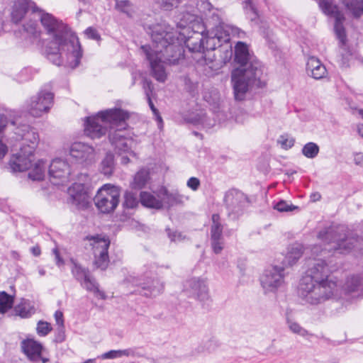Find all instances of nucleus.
<instances>
[{"label": "nucleus", "instance_id": "de8ad7c7", "mask_svg": "<svg viewBox=\"0 0 363 363\" xmlns=\"http://www.w3.org/2000/svg\"><path fill=\"white\" fill-rule=\"evenodd\" d=\"M23 29L26 32L34 36H38L39 33L37 29V23L35 21H30L24 24Z\"/></svg>", "mask_w": 363, "mask_h": 363}, {"label": "nucleus", "instance_id": "5701e85b", "mask_svg": "<svg viewBox=\"0 0 363 363\" xmlns=\"http://www.w3.org/2000/svg\"><path fill=\"white\" fill-rule=\"evenodd\" d=\"M306 69L308 74L315 79H320L325 77L327 74L325 67L315 57H310L308 59Z\"/></svg>", "mask_w": 363, "mask_h": 363}, {"label": "nucleus", "instance_id": "393cba45", "mask_svg": "<svg viewBox=\"0 0 363 363\" xmlns=\"http://www.w3.org/2000/svg\"><path fill=\"white\" fill-rule=\"evenodd\" d=\"M303 247L298 243L291 245L288 247L284 262L289 266H292L302 257Z\"/></svg>", "mask_w": 363, "mask_h": 363}, {"label": "nucleus", "instance_id": "0e129e2a", "mask_svg": "<svg viewBox=\"0 0 363 363\" xmlns=\"http://www.w3.org/2000/svg\"><path fill=\"white\" fill-rule=\"evenodd\" d=\"M38 273H39L40 276L43 277L45 274V270L43 268H39Z\"/></svg>", "mask_w": 363, "mask_h": 363}, {"label": "nucleus", "instance_id": "7c9ffc66", "mask_svg": "<svg viewBox=\"0 0 363 363\" xmlns=\"http://www.w3.org/2000/svg\"><path fill=\"white\" fill-rule=\"evenodd\" d=\"M149 179V172L145 169L138 171L133 178V182L130 184L131 187L135 189L143 188Z\"/></svg>", "mask_w": 363, "mask_h": 363}, {"label": "nucleus", "instance_id": "79ce46f5", "mask_svg": "<svg viewBox=\"0 0 363 363\" xmlns=\"http://www.w3.org/2000/svg\"><path fill=\"white\" fill-rule=\"evenodd\" d=\"M123 206L128 208H133L138 204L137 196L132 192H125L124 195Z\"/></svg>", "mask_w": 363, "mask_h": 363}, {"label": "nucleus", "instance_id": "58836bf2", "mask_svg": "<svg viewBox=\"0 0 363 363\" xmlns=\"http://www.w3.org/2000/svg\"><path fill=\"white\" fill-rule=\"evenodd\" d=\"M14 311L16 315L23 318H28L33 313V308L30 307L29 303L26 301L17 305Z\"/></svg>", "mask_w": 363, "mask_h": 363}, {"label": "nucleus", "instance_id": "20e7f679", "mask_svg": "<svg viewBox=\"0 0 363 363\" xmlns=\"http://www.w3.org/2000/svg\"><path fill=\"white\" fill-rule=\"evenodd\" d=\"M129 118L128 112L121 108H111L99 112L96 116L87 117L85 123L84 132L93 139L104 135L108 128L121 126L109 135L111 145L118 154L128 153L135 156L131 150L134 143L133 139L122 130L125 128V121Z\"/></svg>", "mask_w": 363, "mask_h": 363}, {"label": "nucleus", "instance_id": "2eb2a0df", "mask_svg": "<svg viewBox=\"0 0 363 363\" xmlns=\"http://www.w3.org/2000/svg\"><path fill=\"white\" fill-rule=\"evenodd\" d=\"M48 174L50 180L53 184H62L68 180L70 175L69 165L65 160L55 159L49 167Z\"/></svg>", "mask_w": 363, "mask_h": 363}, {"label": "nucleus", "instance_id": "0eeeda50", "mask_svg": "<svg viewBox=\"0 0 363 363\" xmlns=\"http://www.w3.org/2000/svg\"><path fill=\"white\" fill-rule=\"evenodd\" d=\"M120 189L110 184H104L94 198L96 208L104 213L113 211L119 203Z\"/></svg>", "mask_w": 363, "mask_h": 363}, {"label": "nucleus", "instance_id": "9d476101", "mask_svg": "<svg viewBox=\"0 0 363 363\" xmlns=\"http://www.w3.org/2000/svg\"><path fill=\"white\" fill-rule=\"evenodd\" d=\"M286 277L284 267L274 265L264 271L260 284L265 293L275 292L284 284Z\"/></svg>", "mask_w": 363, "mask_h": 363}, {"label": "nucleus", "instance_id": "37998d69", "mask_svg": "<svg viewBox=\"0 0 363 363\" xmlns=\"http://www.w3.org/2000/svg\"><path fill=\"white\" fill-rule=\"evenodd\" d=\"M36 330L40 336H45L52 330V327L49 323L40 320L37 324Z\"/></svg>", "mask_w": 363, "mask_h": 363}, {"label": "nucleus", "instance_id": "ddd939ff", "mask_svg": "<svg viewBox=\"0 0 363 363\" xmlns=\"http://www.w3.org/2000/svg\"><path fill=\"white\" fill-rule=\"evenodd\" d=\"M224 202L229 214L239 216L247 206L248 199L242 192L236 189H231L225 194Z\"/></svg>", "mask_w": 363, "mask_h": 363}, {"label": "nucleus", "instance_id": "c756f323", "mask_svg": "<svg viewBox=\"0 0 363 363\" xmlns=\"http://www.w3.org/2000/svg\"><path fill=\"white\" fill-rule=\"evenodd\" d=\"M46 167V164L43 161L39 160L30 169L28 173V177L33 181L43 180L45 177Z\"/></svg>", "mask_w": 363, "mask_h": 363}, {"label": "nucleus", "instance_id": "5fc2aeb1", "mask_svg": "<svg viewBox=\"0 0 363 363\" xmlns=\"http://www.w3.org/2000/svg\"><path fill=\"white\" fill-rule=\"evenodd\" d=\"M55 319L58 327H64L63 313L60 311H57L55 313Z\"/></svg>", "mask_w": 363, "mask_h": 363}, {"label": "nucleus", "instance_id": "f257e3e1", "mask_svg": "<svg viewBox=\"0 0 363 363\" xmlns=\"http://www.w3.org/2000/svg\"><path fill=\"white\" fill-rule=\"evenodd\" d=\"M317 238L330 247L322 248L315 245L306 252V274L298 288L300 298L313 306L321 304L337 295V281L331 277V269L326 260L330 252L346 253L362 241L344 225L325 227L318 232Z\"/></svg>", "mask_w": 363, "mask_h": 363}, {"label": "nucleus", "instance_id": "a18cd8bd", "mask_svg": "<svg viewBox=\"0 0 363 363\" xmlns=\"http://www.w3.org/2000/svg\"><path fill=\"white\" fill-rule=\"evenodd\" d=\"M274 208L280 212H287L296 209L298 207L289 204L285 201H280L274 206Z\"/></svg>", "mask_w": 363, "mask_h": 363}, {"label": "nucleus", "instance_id": "e433bc0d", "mask_svg": "<svg viewBox=\"0 0 363 363\" xmlns=\"http://www.w3.org/2000/svg\"><path fill=\"white\" fill-rule=\"evenodd\" d=\"M13 303V297L5 291L0 292V313H6L11 308Z\"/></svg>", "mask_w": 363, "mask_h": 363}, {"label": "nucleus", "instance_id": "09e8293b", "mask_svg": "<svg viewBox=\"0 0 363 363\" xmlns=\"http://www.w3.org/2000/svg\"><path fill=\"white\" fill-rule=\"evenodd\" d=\"M196 6L198 9L203 13L211 11L212 9V5L208 0H199Z\"/></svg>", "mask_w": 363, "mask_h": 363}, {"label": "nucleus", "instance_id": "a19ab883", "mask_svg": "<svg viewBox=\"0 0 363 363\" xmlns=\"http://www.w3.org/2000/svg\"><path fill=\"white\" fill-rule=\"evenodd\" d=\"M183 0H156V3L164 10L171 11L177 8Z\"/></svg>", "mask_w": 363, "mask_h": 363}, {"label": "nucleus", "instance_id": "69168bd1", "mask_svg": "<svg viewBox=\"0 0 363 363\" xmlns=\"http://www.w3.org/2000/svg\"><path fill=\"white\" fill-rule=\"evenodd\" d=\"M313 201L318 200L320 198V195L319 194H314L313 195Z\"/></svg>", "mask_w": 363, "mask_h": 363}, {"label": "nucleus", "instance_id": "c03bdc74", "mask_svg": "<svg viewBox=\"0 0 363 363\" xmlns=\"http://www.w3.org/2000/svg\"><path fill=\"white\" fill-rule=\"evenodd\" d=\"M294 142V138L288 135H281L278 140V143L281 145V147L286 150L293 147Z\"/></svg>", "mask_w": 363, "mask_h": 363}, {"label": "nucleus", "instance_id": "473e14b6", "mask_svg": "<svg viewBox=\"0 0 363 363\" xmlns=\"http://www.w3.org/2000/svg\"><path fill=\"white\" fill-rule=\"evenodd\" d=\"M114 168L115 164L113 155L111 153H107L101 163V171L104 175L110 176L113 174Z\"/></svg>", "mask_w": 363, "mask_h": 363}, {"label": "nucleus", "instance_id": "f03ea898", "mask_svg": "<svg viewBox=\"0 0 363 363\" xmlns=\"http://www.w3.org/2000/svg\"><path fill=\"white\" fill-rule=\"evenodd\" d=\"M152 45H143L141 50L149 62L152 76L164 82L167 73L164 64L175 65L183 57V48L173 28L165 22L149 28Z\"/></svg>", "mask_w": 363, "mask_h": 363}, {"label": "nucleus", "instance_id": "dca6fc26", "mask_svg": "<svg viewBox=\"0 0 363 363\" xmlns=\"http://www.w3.org/2000/svg\"><path fill=\"white\" fill-rule=\"evenodd\" d=\"M71 201L79 209H85L90 206L91 195L82 184H74L68 190Z\"/></svg>", "mask_w": 363, "mask_h": 363}, {"label": "nucleus", "instance_id": "412c9836", "mask_svg": "<svg viewBox=\"0 0 363 363\" xmlns=\"http://www.w3.org/2000/svg\"><path fill=\"white\" fill-rule=\"evenodd\" d=\"M16 133L21 137L25 143H28V147L22 148L27 151L29 155L33 154L35 147L39 140L38 133L28 125H24L22 129Z\"/></svg>", "mask_w": 363, "mask_h": 363}, {"label": "nucleus", "instance_id": "c85d7f7f", "mask_svg": "<svg viewBox=\"0 0 363 363\" xmlns=\"http://www.w3.org/2000/svg\"><path fill=\"white\" fill-rule=\"evenodd\" d=\"M82 285L87 291L92 292L96 297H99L101 299L106 298L105 294L99 290L97 283L89 276V274L86 278L82 280Z\"/></svg>", "mask_w": 363, "mask_h": 363}, {"label": "nucleus", "instance_id": "6e6552de", "mask_svg": "<svg viewBox=\"0 0 363 363\" xmlns=\"http://www.w3.org/2000/svg\"><path fill=\"white\" fill-rule=\"evenodd\" d=\"M85 240L89 242L94 256V265L96 268L104 270L109 263L108 249L110 245V240L103 235H88Z\"/></svg>", "mask_w": 363, "mask_h": 363}, {"label": "nucleus", "instance_id": "b1692460", "mask_svg": "<svg viewBox=\"0 0 363 363\" xmlns=\"http://www.w3.org/2000/svg\"><path fill=\"white\" fill-rule=\"evenodd\" d=\"M158 196L162 201V206L165 205L167 208H170L177 204L182 203V196L178 193H169L167 189L162 188Z\"/></svg>", "mask_w": 363, "mask_h": 363}, {"label": "nucleus", "instance_id": "49530a36", "mask_svg": "<svg viewBox=\"0 0 363 363\" xmlns=\"http://www.w3.org/2000/svg\"><path fill=\"white\" fill-rule=\"evenodd\" d=\"M167 235L172 242H180L185 239V236H184L182 233H179L177 230H172L169 228L167 229Z\"/></svg>", "mask_w": 363, "mask_h": 363}, {"label": "nucleus", "instance_id": "f8f14e48", "mask_svg": "<svg viewBox=\"0 0 363 363\" xmlns=\"http://www.w3.org/2000/svg\"><path fill=\"white\" fill-rule=\"evenodd\" d=\"M125 281L135 286H141L145 296H156L162 293L164 289V284L158 279H154L148 275H144L140 278L130 276L126 278Z\"/></svg>", "mask_w": 363, "mask_h": 363}, {"label": "nucleus", "instance_id": "c9c22d12", "mask_svg": "<svg viewBox=\"0 0 363 363\" xmlns=\"http://www.w3.org/2000/svg\"><path fill=\"white\" fill-rule=\"evenodd\" d=\"M71 262L72 263V273L73 276L80 281H82V280L87 277V276L89 274V270L87 269H85L82 267L81 265H79L78 263H77L74 260L71 259Z\"/></svg>", "mask_w": 363, "mask_h": 363}, {"label": "nucleus", "instance_id": "4c0bfd02", "mask_svg": "<svg viewBox=\"0 0 363 363\" xmlns=\"http://www.w3.org/2000/svg\"><path fill=\"white\" fill-rule=\"evenodd\" d=\"M319 150V147L316 143L309 142L303 147L301 152L306 157L313 159L318 155Z\"/></svg>", "mask_w": 363, "mask_h": 363}, {"label": "nucleus", "instance_id": "338daca9", "mask_svg": "<svg viewBox=\"0 0 363 363\" xmlns=\"http://www.w3.org/2000/svg\"><path fill=\"white\" fill-rule=\"evenodd\" d=\"M349 56H351V54H346V56H345V55L342 54L343 60L346 59L347 62L350 61Z\"/></svg>", "mask_w": 363, "mask_h": 363}, {"label": "nucleus", "instance_id": "423d86ee", "mask_svg": "<svg viewBox=\"0 0 363 363\" xmlns=\"http://www.w3.org/2000/svg\"><path fill=\"white\" fill-rule=\"evenodd\" d=\"M235 60L240 67L233 71L231 81L235 99L242 101L250 89L264 86L260 80L262 70L259 62L252 60L247 45L242 42H238L235 45Z\"/></svg>", "mask_w": 363, "mask_h": 363}, {"label": "nucleus", "instance_id": "cd10ccee", "mask_svg": "<svg viewBox=\"0 0 363 363\" xmlns=\"http://www.w3.org/2000/svg\"><path fill=\"white\" fill-rule=\"evenodd\" d=\"M346 9L356 18L363 14V0H342Z\"/></svg>", "mask_w": 363, "mask_h": 363}, {"label": "nucleus", "instance_id": "a878e982", "mask_svg": "<svg viewBox=\"0 0 363 363\" xmlns=\"http://www.w3.org/2000/svg\"><path fill=\"white\" fill-rule=\"evenodd\" d=\"M140 202L146 207L160 209L162 208V201L156 198L149 192L143 191L140 193Z\"/></svg>", "mask_w": 363, "mask_h": 363}, {"label": "nucleus", "instance_id": "13d9d810", "mask_svg": "<svg viewBox=\"0 0 363 363\" xmlns=\"http://www.w3.org/2000/svg\"><path fill=\"white\" fill-rule=\"evenodd\" d=\"M354 161L356 164L363 166V154H355L354 157Z\"/></svg>", "mask_w": 363, "mask_h": 363}, {"label": "nucleus", "instance_id": "680f3d73", "mask_svg": "<svg viewBox=\"0 0 363 363\" xmlns=\"http://www.w3.org/2000/svg\"><path fill=\"white\" fill-rule=\"evenodd\" d=\"M7 123L6 118L4 116L0 117V131L4 129Z\"/></svg>", "mask_w": 363, "mask_h": 363}, {"label": "nucleus", "instance_id": "aec40b11", "mask_svg": "<svg viewBox=\"0 0 363 363\" xmlns=\"http://www.w3.org/2000/svg\"><path fill=\"white\" fill-rule=\"evenodd\" d=\"M33 160V154L29 155L27 151L21 148V152L11 159L9 167L13 172H24L31 167Z\"/></svg>", "mask_w": 363, "mask_h": 363}, {"label": "nucleus", "instance_id": "4d7b16f0", "mask_svg": "<svg viewBox=\"0 0 363 363\" xmlns=\"http://www.w3.org/2000/svg\"><path fill=\"white\" fill-rule=\"evenodd\" d=\"M52 252L55 255L56 264L58 267H60V266L63 265L64 264V260L60 257L58 249L57 248H54L52 250Z\"/></svg>", "mask_w": 363, "mask_h": 363}, {"label": "nucleus", "instance_id": "4468645a", "mask_svg": "<svg viewBox=\"0 0 363 363\" xmlns=\"http://www.w3.org/2000/svg\"><path fill=\"white\" fill-rule=\"evenodd\" d=\"M184 291L201 302L208 301L210 298L206 281L199 277L187 279L184 284Z\"/></svg>", "mask_w": 363, "mask_h": 363}, {"label": "nucleus", "instance_id": "39448f33", "mask_svg": "<svg viewBox=\"0 0 363 363\" xmlns=\"http://www.w3.org/2000/svg\"><path fill=\"white\" fill-rule=\"evenodd\" d=\"M193 24L194 34L186 40L189 50L194 52H202L205 50H216L222 47L223 43L229 40V31L218 13H213L208 19L206 25L200 24L196 21V15L184 13L179 26L185 28Z\"/></svg>", "mask_w": 363, "mask_h": 363}, {"label": "nucleus", "instance_id": "864d4df0", "mask_svg": "<svg viewBox=\"0 0 363 363\" xmlns=\"http://www.w3.org/2000/svg\"><path fill=\"white\" fill-rule=\"evenodd\" d=\"M187 186L192 190L196 191L200 186V181L196 177H191L187 182Z\"/></svg>", "mask_w": 363, "mask_h": 363}, {"label": "nucleus", "instance_id": "2f4dec72", "mask_svg": "<svg viewBox=\"0 0 363 363\" xmlns=\"http://www.w3.org/2000/svg\"><path fill=\"white\" fill-rule=\"evenodd\" d=\"M115 9L129 18H133L135 13V6L128 0H116Z\"/></svg>", "mask_w": 363, "mask_h": 363}, {"label": "nucleus", "instance_id": "72a5a7b5", "mask_svg": "<svg viewBox=\"0 0 363 363\" xmlns=\"http://www.w3.org/2000/svg\"><path fill=\"white\" fill-rule=\"evenodd\" d=\"M212 225L211 228V240L223 238V226L220 223V216L218 214H213L212 216Z\"/></svg>", "mask_w": 363, "mask_h": 363}, {"label": "nucleus", "instance_id": "8fccbe9b", "mask_svg": "<svg viewBox=\"0 0 363 363\" xmlns=\"http://www.w3.org/2000/svg\"><path fill=\"white\" fill-rule=\"evenodd\" d=\"M243 8L247 13L251 12L253 16H251V19L253 20L257 16L256 9L252 3V0H245L244 1Z\"/></svg>", "mask_w": 363, "mask_h": 363}, {"label": "nucleus", "instance_id": "1a4fd4ad", "mask_svg": "<svg viewBox=\"0 0 363 363\" xmlns=\"http://www.w3.org/2000/svg\"><path fill=\"white\" fill-rule=\"evenodd\" d=\"M53 94L47 89H40L27 101V110L34 117H40L49 111L53 104Z\"/></svg>", "mask_w": 363, "mask_h": 363}, {"label": "nucleus", "instance_id": "bf43d9fd", "mask_svg": "<svg viewBox=\"0 0 363 363\" xmlns=\"http://www.w3.org/2000/svg\"><path fill=\"white\" fill-rule=\"evenodd\" d=\"M121 155V163L126 164L130 161V157H133V155H129L128 153H123ZM135 156H133L134 157Z\"/></svg>", "mask_w": 363, "mask_h": 363}, {"label": "nucleus", "instance_id": "3c124183", "mask_svg": "<svg viewBox=\"0 0 363 363\" xmlns=\"http://www.w3.org/2000/svg\"><path fill=\"white\" fill-rule=\"evenodd\" d=\"M211 246H212L213 252L216 254H219L223 248V238L211 240Z\"/></svg>", "mask_w": 363, "mask_h": 363}, {"label": "nucleus", "instance_id": "ea45409f", "mask_svg": "<svg viewBox=\"0 0 363 363\" xmlns=\"http://www.w3.org/2000/svg\"><path fill=\"white\" fill-rule=\"evenodd\" d=\"M144 88L145 89V94H146V96H147V99L150 108H151L154 115H155L157 117V119L160 121H162V118H161V116H159V111L154 106L150 96V92H152V88H153L152 83L150 82H146L145 84L144 85Z\"/></svg>", "mask_w": 363, "mask_h": 363}, {"label": "nucleus", "instance_id": "052dcab7", "mask_svg": "<svg viewBox=\"0 0 363 363\" xmlns=\"http://www.w3.org/2000/svg\"><path fill=\"white\" fill-rule=\"evenodd\" d=\"M30 251H31L32 254L35 257H38L41 253L40 248L38 245L32 247L30 248Z\"/></svg>", "mask_w": 363, "mask_h": 363}, {"label": "nucleus", "instance_id": "7ed1b4c3", "mask_svg": "<svg viewBox=\"0 0 363 363\" xmlns=\"http://www.w3.org/2000/svg\"><path fill=\"white\" fill-rule=\"evenodd\" d=\"M52 40L46 45L45 52L54 65L62 64L64 55L67 63L72 68L77 67L82 57V50L79 38L70 28L52 15L37 9L35 13Z\"/></svg>", "mask_w": 363, "mask_h": 363}, {"label": "nucleus", "instance_id": "e2e57ef3", "mask_svg": "<svg viewBox=\"0 0 363 363\" xmlns=\"http://www.w3.org/2000/svg\"><path fill=\"white\" fill-rule=\"evenodd\" d=\"M357 130L359 134L363 138V124L358 125Z\"/></svg>", "mask_w": 363, "mask_h": 363}, {"label": "nucleus", "instance_id": "9b49d317", "mask_svg": "<svg viewBox=\"0 0 363 363\" xmlns=\"http://www.w3.org/2000/svg\"><path fill=\"white\" fill-rule=\"evenodd\" d=\"M318 5L325 14L335 18L334 30L335 34L342 45H345L346 35L342 25L345 21L344 15L332 0H318Z\"/></svg>", "mask_w": 363, "mask_h": 363}, {"label": "nucleus", "instance_id": "a211bd4d", "mask_svg": "<svg viewBox=\"0 0 363 363\" xmlns=\"http://www.w3.org/2000/svg\"><path fill=\"white\" fill-rule=\"evenodd\" d=\"M22 349L28 358L32 362L47 363L49 361L48 357L43 355L45 350L43 345L33 339L23 340L22 342Z\"/></svg>", "mask_w": 363, "mask_h": 363}, {"label": "nucleus", "instance_id": "603ef678", "mask_svg": "<svg viewBox=\"0 0 363 363\" xmlns=\"http://www.w3.org/2000/svg\"><path fill=\"white\" fill-rule=\"evenodd\" d=\"M84 33L87 36V38L90 39L95 40H99L101 39L100 35L99 34L98 31L92 27L86 28L84 31Z\"/></svg>", "mask_w": 363, "mask_h": 363}, {"label": "nucleus", "instance_id": "f3484780", "mask_svg": "<svg viewBox=\"0 0 363 363\" xmlns=\"http://www.w3.org/2000/svg\"><path fill=\"white\" fill-rule=\"evenodd\" d=\"M70 156L80 163L92 162L95 157L94 147L82 142L72 143L69 149Z\"/></svg>", "mask_w": 363, "mask_h": 363}, {"label": "nucleus", "instance_id": "6e6d98bb", "mask_svg": "<svg viewBox=\"0 0 363 363\" xmlns=\"http://www.w3.org/2000/svg\"><path fill=\"white\" fill-rule=\"evenodd\" d=\"M65 339V326L64 327H58L57 328V335L56 336V341L59 342H62Z\"/></svg>", "mask_w": 363, "mask_h": 363}, {"label": "nucleus", "instance_id": "bb28decb", "mask_svg": "<svg viewBox=\"0 0 363 363\" xmlns=\"http://www.w3.org/2000/svg\"><path fill=\"white\" fill-rule=\"evenodd\" d=\"M142 357L135 349L128 348L125 350H111L102 354L103 359H116L122 357Z\"/></svg>", "mask_w": 363, "mask_h": 363}, {"label": "nucleus", "instance_id": "f704fd0d", "mask_svg": "<svg viewBox=\"0 0 363 363\" xmlns=\"http://www.w3.org/2000/svg\"><path fill=\"white\" fill-rule=\"evenodd\" d=\"M286 325L289 330L295 335L303 337H305L309 335V333L307 330L302 327L298 323L289 318H286Z\"/></svg>", "mask_w": 363, "mask_h": 363}, {"label": "nucleus", "instance_id": "6ab92c4d", "mask_svg": "<svg viewBox=\"0 0 363 363\" xmlns=\"http://www.w3.org/2000/svg\"><path fill=\"white\" fill-rule=\"evenodd\" d=\"M37 9L35 3L30 0H17L12 7L11 21L14 23H18L29 10H32L33 14L35 15Z\"/></svg>", "mask_w": 363, "mask_h": 363}, {"label": "nucleus", "instance_id": "4be33fe9", "mask_svg": "<svg viewBox=\"0 0 363 363\" xmlns=\"http://www.w3.org/2000/svg\"><path fill=\"white\" fill-rule=\"evenodd\" d=\"M343 290L346 294L357 293V296H363V275H352L348 277Z\"/></svg>", "mask_w": 363, "mask_h": 363}, {"label": "nucleus", "instance_id": "774afa93", "mask_svg": "<svg viewBox=\"0 0 363 363\" xmlns=\"http://www.w3.org/2000/svg\"><path fill=\"white\" fill-rule=\"evenodd\" d=\"M358 113L359 116H362V118H363V109H359L358 110Z\"/></svg>", "mask_w": 363, "mask_h": 363}]
</instances>
